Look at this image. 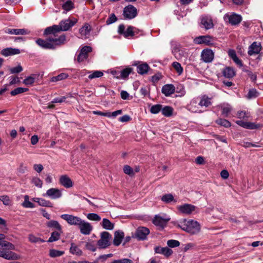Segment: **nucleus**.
<instances>
[{"instance_id": "4", "label": "nucleus", "mask_w": 263, "mask_h": 263, "mask_svg": "<svg viewBox=\"0 0 263 263\" xmlns=\"http://www.w3.org/2000/svg\"><path fill=\"white\" fill-rule=\"evenodd\" d=\"M111 235L107 232H103L100 234V238L97 242V245L100 249H105L110 245Z\"/></svg>"}, {"instance_id": "23", "label": "nucleus", "mask_w": 263, "mask_h": 263, "mask_svg": "<svg viewBox=\"0 0 263 263\" xmlns=\"http://www.w3.org/2000/svg\"><path fill=\"white\" fill-rule=\"evenodd\" d=\"M91 31V27L88 24H85L79 30L80 37L81 39H86L89 34Z\"/></svg>"}, {"instance_id": "26", "label": "nucleus", "mask_w": 263, "mask_h": 263, "mask_svg": "<svg viewBox=\"0 0 263 263\" xmlns=\"http://www.w3.org/2000/svg\"><path fill=\"white\" fill-rule=\"evenodd\" d=\"M1 53L4 56L8 57L9 55L18 54L20 53V50L16 48H7L3 49Z\"/></svg>"}, {"instance_id": "57", "label": "nucleus", "mask_w": 263, "mask_h": 263, "mask_svg": "<svg viewBox=\"0 0 263 263\" xmlns=\"http://www.w3.org/2000/svg\"><path fill=\"white\" fill-rule=\"evenodd\" d=\"M111 263H133V261L128 258H123L114 260Z\"/></svg>"}, {"instance_id": "16", "label": "nucleus", "mask_w": 263, "mask_h": 263, "mask_svg": "<svg viewBox=\"0 0 263 263\" xmlns=\"http://www.w3.org/2000/svg\"><path fill=\"white\" fill-rule=\"evenodd\" d=\"M262 48L261 43L258 42H254L249 46L248 53L251 56L258 54Z\"/></svg>"}, {"instance_id": "32", "label": "nucleus", "mask_w": 263, "mask_h": 263, "mask_svg": "<svg viewBox=\"0 0 263 263\" xmlns=\"http://www.w3.org/2000/svg\"><path fill=\"white\" fill-rule=\"evenodd\" d=\"M222 73L224 77L231 78L235 75V72L233 68L231 67H226L222 71Z\"/></svg>"}, {"instance_id": "41", "label": "nucleus", "mask_w": 263, "mask_h": 263, "mask_svg": "<svg viewBox=\"0 0 263 263\" xmlns=\"http://www.w3.org/2000/svg\"><path fill=\"white\" fill-rule=\"evenodd\" d=\"M162 114L166 117H170L173 114V109L169 106H166L161 109Z\"/></svg>"}, {"instance_id": "14", "label": "nucleus", "mask_w": 263, "mask_h": 263, "mask_svg": "<svg viewBox=\"0 0 263 263\" xmlns=\"http://www.w3.org/2000/svg\"><path fill=\"white\" fill-rule=\"evenodd\" d=\"M196 208L195 205L187 203L178 205L177 207L179 212L186 215L192 214L195 210Z\"/></svg>"}, {"instance_id": "61", "label": "nucleus", "mask_w": 263, "mask_h": 263, "mask_svg": "<svg viewBox=\"0 0 263 263\" xmlns=\"http://www.w3.org/2000/svg\"><path fill=\"white\" fill-rule=\"evenodd\" d=\"M258 92L256 91V89H252L249 90L248 93V97L249 98H252L254 97H256L258 96Z\"/></svg>"}, {"instance_id": "60", "label": "nucleus", "mask_w": 263, "mask_h": 263, "mask_svg": "<svg viewBox=\"0 0 263 263\" xmlns=\"http://www.w3.org/2000/svg\"><path fill=\"white\" fill-rule=\"evenodd\" d=\"M260 127L259 124H256L252 122H247L246 128L247 129H257Z\"/></svg>"}, {"instance_id": "20", "label": "nucleus", "mask_w": 263, "mask_h": 263, "mask_svg": "<svg viewBox=\"0 0 263 263\" xmlns=\"http://www.w3.org/2000/svg\"><path fill=\"white\" fill-rule=\"evenodd\" d=\"M4 32L7 34L15 35H26L29 34L30 32L26 29H12L5 28Z\"/></svg>"}, {"instance_id": "64", "label": "nucleus", "mask_w": 263, "mask_h": 263, "mask_svg": "<svg viewBox=\"0 0 263 263\" xmlns=\"http://www.w3.org/2000/svg\"><path fill=\"white\" fill-rule=\"evenodd\" d=\"M117 21V17L114 14H111L109 17L106 21L107 24H110Z\"/></svg>"}, {"instance_id": "13", "label": "nucleus", "mask_w": 263, "mask_h": 263, "mask_svg": "<svg viewBox=\"0 0 263 263\" xmlns=\"http://www.w3.org/2000/svg\"><path fill=\"white\" fill-rule=\"evenodd\" d=\"M149 230L143 227L138 228L135 232V237L139 240H144L149 234Z\"/></svg>"}, {"instance_id": "44", "label": "nucleus", "mask_w": 263, "mask_h": 263, "mask_svg": "<svg viewBox=\"0 0 263 263\" xmlns=\"http://www.w3.org/2000/svg\"><path fill=\"white\" fill-rule=\"evenodd\" d=\"M172 66L175 69L178 75H180L182 73L183 68L179 63L177 62H174L172 63Z\"/></svg>"}, {"instance_id": "3", "label": "nucleus", "mask_w": 263, "mask_h": 263, "mask_svg": "<svg viewBox=\"0 0 263 263\" xmlns=\"http://www.w3.org/2000/svg\"><path fill=\"white\" fill-rule=\"evenodd\" d=\"M77 22V20L73 19H67L63 20L60 22L58 25H53V28L57 30L61 31H65L69 30L71 27L73 26Z\"/></svg>"}, {"instance_id": "15", "label": "nucleus", "mask_w": 263, "mask_h": 263, "mask_svg": "<svg viewBox=\"0 0 263 263\" xmlns=\"http://www.w3.org/2000/svg\"><path fill=\"white\" fill-rule=\"evenodd\" d=\"M0 257L8 260H17L21 258L16 253L6 250H0Z\"/></svg>"}, {"instance_id": "30", "label": "nucleus", "mask_w": 263, "mask_h": 263, "mask_svg": "<svg viewBox=\"0 0 263 263\" xmlns=\"http://www.w3.org/2000/svg\"><path fill=\"white\" fill-rule=\"evenodd\" d=\"M33 201L37 202L41 206H46V207H52V203L46 200L43 198H33Z\"/></svg>"}, {"instance_id": "37", "label": "nucleus", "mask_w": 263, "mask_h": 263, "mask_svg": "<svg viewBox=\"0 0 263 263\" xmlns=\"http://www.w3.org/2000/svg\"><path fill=\"white\" fill-rule=\"evenodd\" d=\"M0 246L2 247H5L6 249L9 250H15V246L14 245L5 240H0Z\"/></svg>"}, {"instance_id": "31", "label": "nucleus", "mask_w": 263, "mask_h": 263, "mask_svg": "<svg viewBox=\"0 0 263 263\" xmlns=\"http://www.w3.org/2000/svg\"><path fill=\"white\" fill-rule=\"evenodd\" d=\"M101 224L103 228L106 230H111L114 228V224L107 218H103Z\"/></svg>"}, {"instance_id": "38", "label": "nucleus", "mask_w": 263, "mask_h": 263, "mask_svg": "<svg viewBox=\"0 0 263 263\" xmlns=\"http://www.w3.org/2000/svg\"><path fill=\"white\" fill-rule=\"evenodd\" d=\"M47 226L50 228H54L56 229L58 231H61L62 227L60 224V223L55 220H50L47 223Z\"/></svg>"}, {"instance_id": "42", "label": "nucleus", "mask_w": 263, "mask_h": 263, "mask_svg": "<svg viewBox=\"0 0 263 263\" xmlns=\"http://www.w3.org/2000/svg\"><path fill=\"white\" fill-rule=\"evenodd\" d=\"M28 90V88H23V87H18L14 90H12L10 92V94L12 96H16L17 95L22 93L23 92H26Z\"/></svg>"}, {"instance_id": "55", "label": "nucleus", "mask_w": 263, "mask_h": 263, "mask_svg": "<svg viewBox=\"0 0 263 263\" xmlns=\"http://www.w3.org/2000/svg\"><path fill=\"white\" fill-rule=\"evenodd\" d=\"M86 248L92 252H95L96 250V247L93 241L87 242L85 245Z\"/></svg>"}, {"instance_id": "5", "label": "nucleus", "mask_w": 263, "mask_h": 263, "mask_svg": "<svg viewBox=\"0 0 263 263\" xmlns=\"http://www.w3.org/2000/svg\"><path fill=\"white\" fill-rule=\"evenodd\" d=\"M171 219L170 217L165 214H160L155 215L153 220V223L156 226L163 229Z\"/></svg>"}, {"instance_id": "17", "label": "nucleus", "mask_w": 263, "mask_h": 263, "mask_svg": "<svg viewBox=\"0 0 263 263\" xmlns=\"http://www.w3.org/2000/svg\"><path fill=\"white\" fill-rule=\"evenodd\" d=\"M36 43L39 46L44 49H55L51 42L50 41L48 36H47L46 40H43L41 39H37L36 41Z\"/></svg>"}, {"instance_id": "35", "label": "nucleus", "mask_w": 263, "mask_h": 263, "mask_svg": "<svg viewBox=\"0 0 263 263\" xmlns=\"http://www.w3.org/2000/svg\"><path fill=\"white\" fill-rule=\"evenodd\" d=\"M62 233V231H54L51 233L50 237L49 238L48 242L55 241L60 239V235Z\"/></svg>"}, {"instance_id": "29", "label": "nucleus", "mask_w": 263, "mask_h": 263, "mask_svg": "<svg viewBox=\"0 0 263 263\" xmlns=\"http://www.w3.org/2000/svg\"><path fill=\"white\" fill-rule=\"evenodd\" d=\"M220 107L222 110V115L225 117H228L232 110L231 106L229 104L224 103L221 104Z\"/></svg>"}, {"instance_id": "9", "label": "nucleus", "mask_w": 263, "mask_h": 263, "mask_svg": "<svg viewBox=\"0 0 263 263\" xmlns=\"http://www.w3.org/2000/svg\"><path fill=\"white\" fill-rule=\"evenodd\" d=\"M199 100L198 97L193 99L187 106V109L192 112H202V110L199 104Z\"/></svg>"}, {"instance_id": "58", "label": "nucleus", "mask_w": 263, "mask_h": 263, "mask_svg": "<svg viewBox=\"0 0 263 263\" xmlns=\"http://www.w3.org/2000/svg\"><path fill=\"white\" fill-rule=\"evenodd\" d=\"M22 70L23 68L20 65H18L17 66L15 67L11 68L10 69V71L11 73H18L22 71Z\"/></svg>"}, {"instance_id": "36", "label": "nucleus", "mask_w": 263, "mask_h": 263, "mask_svg": "<svg viewBox=\"0 0 263 263\" xmlns=\"http://www.w3.org/2000/svg\"><path fill=\"white\" fill-rule=\"evenodd\" d=\"M22 205L25 208H33L35 207L34 204L29 200L28 195L24 196V201L22 203Z\"/></svg>"}, {"instance_id": "22", "label": "nucleus", "mask_w": 263, "mask_h": 263, "mask_svg": "<svg viewBox=\"0 0 263 263\" xmlns=\"http://www.w3.org/2000/svg\"><path fill=\"white\" fill-rule=\"evenodd\" d=\"M124 237V233L122 231H117L114 234L113 243L115 246H119Z\"/></svg>"}, {"instance_id": "1", "label": "nucleus", "mask_w": 263, "mask_h": 263, "mask_svg": "<svg viewBox=\"0 0 263 263\" xmlns=\"http://www.w3.org/2000/svg\"><path fill=\"white\" fill-rule=\"evenodd\" d=\"M44 34L48 36L50 41L55 48L64 44L65 43V35L63 34H60V31L53 28V26L46 28Z\"/></svg>"}, {"instance_id": "53", "label": "nucleus", "mask_w": 263, "mask_h": 263, "mask_svg": "<svg viewBox=\"0 0 263 263\" xmlns=\"http://www.w3.org/2000/svg\"><path fill=\"white\" fill-rule=\"evenodd\" d=\"M35 82V78L32 76H29L23 80V84L26 85H31Z\"/></svg>"}, {"instance_id": "47", "label": "nucleus", "mask_w": 263, "mask_h": 263, "mask_svg": "<svg viewBox=\"0 0 263 263\" xmlns=\"http://www.w3.org/2000/svg\"><path fill=\"white\" fill-rule=\"evenodd\" d=\"M31 183L39 188L42 187L43 181L37 177H34L32 178Z\"/></svg>"}, {"instance_id": "51", "label": "nucleus", "mask_w": 263, "mask_h": 263, "mask_svg": "<svg viewBox=\"0 0 263 263\" xmlns=\"http://www.w3.org/2000/svg\"><path fill=\"white\" fill-rule=\"evenodd\" d=\"M162 109V105L160 104L154 105L150 109L151 113L156 114L159 112Z\"/></svg>"}, {"instance_id": "33", "label": "nucleus", "mask_w": 263, "mask_h": 263, "mask_svg": "<svg viewBox=\"0 0 263 263\" xmlns=\"http://www.w3.org/2000/svg\"><path fill=\"white\" fill-rule=\"evenodd\" d=\"M70 252L73 255L79 256H81L83 254L82 250L73 243L71 244Z\"/></svg>"}, {"instance_id": "8", "label": "nucleus", "mask_w": 263, "mask_h": 263, "mask_svg": "<svg viewBox=\"0 0 263 263\" xmlns=\"http://www.w3.org/2000/svg\"><path fill=\"white\" fill-rule=\"evenodd\" d=\"M224 18L225 20H228L232 25H237L242 21L241 16L235 13L230 14H226Z\"/></svg>"}, {"instance_id": "54", "label": "nucleus", "mask_w": 263, "mask_h": 263, "mask_svg": "<svg viewBox=\"0 0 263 263\" xmlns=\"http://www.w3.org/2000/svg\"><path fill=\"white\" fill-rule=\"evenodd\" d=\"M167 246L170 248H175L180 245L179 241L174 239H170L167 241Z\"/></svg>"}, {"instance_id": "45", "label": "nucleus", "mask_w": 263, "mask_h": 263, "mask_svg": "<svg viewBox=\"0 0 263 263\" xmlns=\"http://www.w3.org/2000/svg\"><path fill=\"white\" fill-rule=\"evenodd\" d=\"M87 218L91 221H99L101 220V217L96 213H89L87 215Z\"/></svg>"}, {"instance_id": "24", "label": "nucleus", "mask_w": 263, "mask_h": 263, "mask_svg": "<svg viewBox=\"0 0 263 263\" xmlns=\"http://www.w3.org/2000/svg\"><path fill=\"white\" fill-rule=\"evenodd\" d=\"M60 183L66 188H69L72 186L73 183L70 178L66 175L61 176L60 178Z\"/></svg>"}, {"instance_id": "46", "label": "nucleus", "mask_w": 263, "mask_h": 263, "mask_svg": "<svg viewBox=\"0 0 263 263\" xmlns=\"http://www.w3.org/2000/svg\"><path fill=\"white\" fill-rule=\"evenodd\" d=\"M216 122L218 124L223 126L225 127H229L231 126V123L226 119L220 118L217 119Z\"/></svg>"}, {"instance_id": "28", "label": "nucleus", "mask_w": 263, "mask_h": 263, "mask_svg": "<svg viewBox=\"0 0 263 263\" xmlns=\"http://www.w3.org/2000/svg\"><path fill=\"white\" fill-rule=\"evenodd\" d=\"M201 25L206 29H209L213 27V24L211 18L204 16L201 19Z\"/></svg>"}, {"instance_id": "43", "label": "nucleus", "mask_w": 263, "mask_h": 263, "mask_svg": "<svg viewBox=\"0 0 263 263\" xmlns=\"http://www.w3.org/2000/svg\"><path fill=\"white\" fill-rule=\"evenodd\" d=\"M28 239L32 243H42L45 241L44 240L35 236L33 234H30L28 236Z\"/></svg>"}, {"instance_id": "27", "label": "nucleus", "mask_w": 263, "mask_h": 263, "mask_svg": "<svg viewBox=\"0 0 263 263\" xmlns=\"http://www.w3.org/2000/svg\"><path fill=\"white\" fill-rule=\"evenodd\" d=\"M199 104L200 108L203 107H208L211 105V99L207 97L206 96H203L201 97H198Z\"/></svg>"}, {"instance_id": "18", "label": "nucleus", "mask_w": 263, "mask_h": 263, "mask_svg": "<svg viewBox=\"0 0 263 263\" xmlns=\"http://www.w3.org/2000/svg\"><path fill=\"white\" fill-rule=\"evenodd\" d=\"M194 41L197 44H204L206 45H211L213 42L212 37L209 35L199 36L196 37Z\"/></svg>"}, {"instance_id": "40", "label": "nucleus", "mask_w": 263, "mask_h": 263, "mask_svg": "<svg viewBox=\"0 0 263 263\" xmlns=\"http://www.w3.org/2000/svg\"><path fill=\"white\" fill-rule=\"evenodd\" d=\"M136 30H134V27L132 26H129L126 30L125 31L124 36L125 37H128L129 36H134L135 35Z\"/></svg>"}, {"instance_id": "11", "label": "nucleus", "mask_w": 263, "mask_h": 263, "mask_svg": "<svg viewBox=\"0 0 263 263\" xmlns=\"http://www.w3.org/2000/svg\"><path fill=\"white\" fill-rule=\"evenodd\" d=\"M43 196L48 197L52 199H57L62 197V190L57 188H51L48 190Z\"/></svg>"}, {"instance_id": "63", "label": "nucleus", "mask_w": 263, "mask_h": 263, "mask_svg": "<svg viewBox=\"0 0 263 263\" xmlns=\"http://www.w3.org/2000/svg\"><path fill=\"white\" fill-rule=\"evenodd\" d=\"M9 79L10 85L17 83L20 82L19 78L17 77L11 76L9 78Z\"/></svg>"}, {"instance_id": "34", "label": "nucleus", "mask_w": 263, "mask_h": 263, "mask_svg": "<svg viewBox=\"0 0 263 263\" xmlns=\"http://www.w3.org/2000/svg\"><path fill=\"white\" fill-rule=\"evenodd\" d=\"M149 66L146 63L140 64L137 67V71L138 73L144 74L147 72Z\"/></svg>"}, {"instance_id": "50", "label": "nucleus", "mask_w": 263, "mask_h": 263, "mask_svg": "<svg viewBox=\"0 0 263 263\" xmlns=\"http://www.w3.org/2000/svg\"><path fill=\"white\" fill-rule=\"evenodd\" d=\"M161 200L165 203H169L174 200V197L171 194H167L161 197Z\"/></svg>"}, {"instance_id": "12", "label": "nucleus", "mask_w": 263, "mask_h": 263, "mask_svg": "<svg viewBox=\"0 0 263 263\" xmlns=\"http://www.w3.org/2000/svg\"><path fill=\"white\" fill-rule=\"evenodd\" d=\"M123 14L127 19H132L137 14V9L132 5H128L124 9Z\"/></svg>"}, {"instance_id": "19", "label": "nucleus", "mask_w": 263, "mask_h": 263, "mask_svg": "<svg viewBox=\"0 0 263 263\" xmlns=\"http://www.w3.org/2000/svg\"><path fill=\"white\" fill-rule=\"evenodd\" d=\"M214 54L211 49H206L202 50L201 57L202 60L205 63L212 62L214 59Z\"/></svg>"}, {"instance_id": "39", "label": "nucleus", "mask_w": 263, "mask_h": 263, "mask_svg": "<svg viewBox=\"0 0 263 263\" xmlns=\"http://www.w3.org/2000/svg\"><path fill=\"white\" fill-rule=\"evenodd\" d=\"M74 7V4L71 0H68L62 5V8L66 11H70Z\"/></svg>"}, {"instance_id": "56", "label": "nucleus", "mask_w": 263, "mask_h": 263, "mask_svg": "<svg viewBox=\"0 0 263 263\" xmlns=\"http://www.w3.org/2000/svg\"><path fill=\"white\" fill-rule=\"evenodd\" d=\"M132 71V69L131 68H125L121 71V76L123 78H127Z\"/></svg>"}, {"instance_id": "49", "label": "nucleus", "mask_w": 263, "mask_h": 263, "mask_svg": "<svg viewBox=\"0 0 263 263\" xmlns=\"http://www.w3.org/2000/svg\"><path fill=\"white\" fill-rule=\"evenodd\" d=\"M64 254L63 251L52 249L50 250L49 255L51 257L61 256Z\"/></svg>"}, {"instance_id": "25", "label": "nucleus", "mask_w": 263, "mask_h": 263, "mask_svg": "<svg viewBox=\"0 0 263 263\" xmlns=\"http://www.w3.org/2000/svg\"><path fill=\"white\" fill-rule=\"evenodd\" d=\"M175 88L173 84H166L162 88V93L168 97L175 92Z\"/></svg>"}, {"instance_id": "52", "label": "nucleus", "mask_w": 263, "mask_h": 263, "mask_svg": "<svg viewBox=\"0 0 263 263\" xmlns=\"http://www.w3.org/2000/svg\"><path fill=\"white\" fill-rule=\"evenodd\" d=\"M0 200L2 201L5 205H10L11 204V201L8 196H0Z\"/></svg>"}, {"instance_id": "2", "label": "nucleus", "mask_w": 263, "mask_h": 263, "mask_svg": "<svg viewBox=\"0 0 263 263\" xmlns=\"http://www.w3.org/2000/svg\"><path fill=\"white\" fill-rule=\"evenodd\" d=\"M178 227L183 231L192 234H197L199 233L200 230L199 223L197 221L193 220L187 221L184 219L179 222L178 224Z\"/></svg>"}, {"instance_id": "7", "label": "nucleus", "mask_w": 263, "mask_h": 263, "mask_svg": "<svg viewBox=\"0 0 263 263\" xmlns=\"http://www.w3.org/2000/svg\"><path fill=\"white\" fill-rule=\"evenodd\" d=\"M92 52V48L89 46H85L80 49L76 60L79 62H82L86 60L88 57V54Z\"/></svg>"}, {"instance_id": "6", "label": "nucleus", "mask_w": 263, "mask_h": 263, "mask_svg": "<svg viewBox=\"0 0 263 263\" xmlns=\"http://www.w3.org/2000/svg\"><path fill=\"white\" fill-rule=\"evenodd\" d=\"M61 218L65 220L68 224L71 226H79L82 221V219L78 216L70 214H62Z\"/></svg>"}, {"instance_id": "48", "label": "nucleus", "mask_w": 263, "mask_h": 263, "mask_svg": "<svg viewBox=\"0 0 263 263\" xmlns=\"http://www.w3.org/2000/svg\"><path fill=\"white\" fill-rule=\"evenodd\" d=\"M103 73L101 71H94L88 76V78L89 79H93L95 78H100L103 76Z\"/></svg>"}, {"instance_id": "59", "label": "nucleus", "mask_w": 263, "mask_h": 263, "mask_svg": "<svg viewBox=\"0 0 263 263\" xmlns=\"http://www.w3.org/2000/svg\"><path fill=\"white\" fill-rule=\"evenodd\" d=\"M237 116L239 119H245V118H248L250 115L244 111H240L237 112Z\"/></svg>"}, {"instance_id": "62", "label": "nucleus", "mask_w": 263, "mask_h": 263, "mask_svg": "<svg viewBox=\"0 0 263 263\" xmlns=\"http://www.w3.org/2000/svg\"><path fill=\"white\" fill-rule=\"evenodd\" d=\"M124 172L125 174L129 175H132L134 174L133 168L129 165H125L124 167Z\"/></svg>"}, {"instance_id": "21", "label": "nucleus", "mask_w": 263, "mask_h": 263, "mask_svg": "<svg viewBox=\"0 0 263 263\" xmlns=\"http://www.w3.org/2000/svg\"><path fill=\"white\" fill-rule=\"evenodd\" d=\"M154 250L155 253L162 254L166 257H170L173 254V251L167 247H156Z\"/></svg>"}, {"instance_id": "10", "label": "nucleus", "mask_w": 263, "mask_h": 263, "mask_svg": "<svg viewBox=\"0 0 263 263\" xmlns=\"http://www.w3.org/2000/svg\"><path fill=\"white\" fill-rule=\"evenodd\" d=\"M80 232L84 235H89L93 229V227L91 224L84 220H82L80 224L78 226Z\"/></svg>"}]
</instances>
